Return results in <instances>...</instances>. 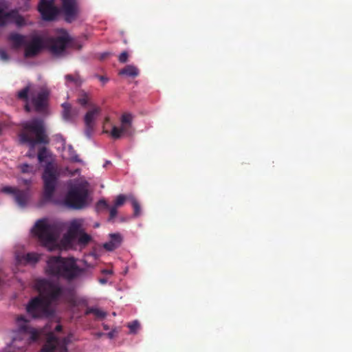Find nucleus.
Returning a JSON list of instances; mask_svg holds the SVG:
<instances>
[{"label":"nucleus","instance_id":"nucleus-1","mask_svg":"<svg viewBox=\"0 0 352 352\" xmlns=\"http://www.w3.org/2000/svg\"><path fill=\"white\" fill-rule=\"evenodd\" d=\"M34 288L38 295L32 298L25 307L27 314L32 318H47L54 316V311L51 305L63 298L68 302H72L73 298H65L67 289L54 284L50 280L41 278L34 283Z\"/></svg>","mask_w":352,"mask_h":352},{"label":"nucleus","instance_id":"nucleus-2","mask_svg":"<svg viewBox=\"0 0 352 352\" xmlns=\"http://www.w3.org/2000/svg\"><path fill=\"white\" fill-rule=\"evenodd\" d=\"M45 270L46 274L50 276L57 278H62L67 281L92 276L91 270L80 267L72 257L64 258L60 256H51L46 261Z\"/></svg>","mask_w":352,"mask_h":352},{"label":"nucleus","instance_id":"nucleus-3","mask_svg":"<svg viewBox=\"0 0 352 352\" xmlns=\"http://www.w3.org/2000/svg\"><path fill=\"white\" fill-rule=\"evenodd\" d=\"M22 129L19 135L21 144H27L30 150L37 144H47L50 139L46 133L44 122L41 119L34 118L21 124Z\"/></svg>","mask_w":352,"mask_h":352},{"label":"nucleus","instance_id":"nucleus-4","mask_svg":"<svg viewBox=\"0 0 352 352\" xmlns=\"http://www.w3.org/2000/svg\"><path fill=\"white\" fill-rule=\"evenodd\" d=\"M50 155V152L45 146L38 150L37 155L39 163H46L43 173V179L44 182L43 201L45 202L51 201L52 200L57 180L56 170L54 166L51 162L48 161V158Z\"/></svg>","mask_w":352,"mask_h":352},{"label":"nucleus","instance_id":"nucleus-5","mask_svg":"<svg viewBox=\"0 0 352 352\" xmlns=\"http://www.w3.org/2000/svg\"><path fill=\"white\" fill-rule=\"evenodd\" d=\"M32 232L49 250L52 251L58 248L57 228L54 225L47 223L46 219L38 220L32 229Z\"/></svg>","mask_w":352,"mask_h":352},{"label":"nucleus","instance_id":"nucleus-6","mask_svg":"<svg viewBox=\"0 0 352 352\" xmlns=\"http://www.w3.org/2000/svg\"><path fill=\"white\" fill-rule=\"evenodd\" d=\"M16 329L13 331V342L25 341L26 344L38 338V331L30 325V320L24 316L21 315L16 317Z\"/></svg>","mask_w":352,"mask_h":352},{"label":"nucleus","instance_id":"nucleus-7","mask_svg":"<svg viewBox=\"0 0 352 352\" xmlns=\"http://www.w3.org/2000/svg\"><path fill=\"white\" fill-rule=\"evenodd\" d=\"M88 190L82 184L72 186L65 198V204L69 208L79 210L87 204Z\"/></svg>","mask_w":352,"mask_h":352},{"label":"nucleus","instance_id":"nucleus-8","mask_svg":"<svg viewBox=\"0 0 352 352\" xmlns=\"http://www.w3.org/2000/svg\"><path fill=\"white\" fill-rule=\"evenodd\" d=\"M30 103L36 112L43 113L47 111L48 107L50 90L46 86L37 88L30 87Z\"/></svg>","mask_w":352,"mask_h":352},{"label":"nucleus","instance_id":"nucleus-9","mask_svg":"<svg viewBox=\"0 0 352 352\" xmlns=\"http://www.w3.org/2000/svg\"><path fill=\"white\" fill-rule=\"evenodd\" d=\"M83 222L81 219L71 221L67 235L70 240L76 241L80 247L85 248L91 241L92 237L85 232Z\"/></svg>","mask_w":352,"mask_h":352},{"label":"nucleus","instance_id":"nucleus-10","mask_svg":"<svg viewBox=\"0 0 352 352\" xmlns=\"http://www.w3.org/2000/svg\"><path fill=\"white\" fill-rule=\"evenodd\" d=\"M38 11L42 19L46 21L55 20L60 12L59 9L55 6V0H40Z\"/></svg>","mask_w":352,"mask_h":352},{"label":"nucleus","instance_id":"nucleus-11","mask_svg":"<svg viewBox=\"0 0 352 352\" xmlns=\"http://www.w3.org/2000/svg\"><path fill=\"white\" fill-rule=\"evenodd\" d=\"M132 115L128 113H124L122 115L120 121H121V126L120 128L113 126L111 132V135L113 139H119L121 138L123 133H125L128 135H131L133 132L131 131L132 128Z\"/></svg>","mask_w":352,"mask_h":352},{"label":"nucleus","instance_id":"nucleus-12","mask_svg":"<svg viewBox=\"0 0 352 352\" xmlns=\"http://www.w3.org/2000/svg\"><path fill=\"white\" fill-rule=\"evenodd\" d=\"M61 12L65 21L72 23L76 20L80 12L77 0H61Z\"/></svg>","mask_w":352,"mask_h":352},{"label":"nucleus","instance_id":"nucleus-13","mask_svg":"<svg viewBox=\"0 0 352 352\" xmlns=\"http://www.w3.org/2000/svg\"><path fill=\"white\" fill-rule=\"evenodd\" d=\"M70 42L69 36L67 34L54 38H50L46 43V47L54 55H59L63 53Z\"/></svg>","mask_w":352,"mask_h":352},{"label":"nucleus","instance_id":"nucleus-14","mask_svg":"<svg viewBox=\"0 0 352 352\" xmlns=\"http://www.w3.org/2000/svg\"><path fill=\"white\" fill-rule=\"evenodd\" d=\"M25 46V57L32 58L38 55L45 47V45L43 39L41 37L38 36H34L32 37L30 42L28 43H26Z\"/></svg>","mask_w":352,"mask_h":352},{"label":"nucleus","instance_id":"nucleus-15","mask_svg":"<svg viewBox=\"0 0 352 352\" xmlns=\"http://www.w3.org/2000/svg\"><path fill=\"white\" fill-rule=\"evenodd\" d=\"M41 259V254L36 252L27 254H18L16 255V261L19 265H35Z\"/></svg>","mask_w":352,"mask_h":352},{"label":"nucleus","instance_id":"nucleus-16","mask_svg":"<svg viewBox=\"0 0 352 352\" xmlns=\"http://www.w3.org/2000/svg\"><path fill=\"white\" fill-rule=\"evenodd\" d=\"M110 240L103 244V248L107 251H113L118 248L122 243V236L118 234H111Z\"/></svg>","mask_w":352,"mask_h":352},{"label":"nucleus","instance_id":"nucleus-17","mask_svg":"<svg viewBox=\"0 0 352 352\" xmlns=\"http://www.w3.org/2000/svg\"><path fill=\"white\" fill-rule=\"evenodd\" d=\"M47 337H52L55 341L54 351L58 350L60 352H67V345L70 343L71 339L69 336L64 337L62 339L58 338L52 333H50Z\"/></svg>","mask_w":352,"mask_h":352},{"label":"nucleus","instance_id":"nucleus-18","mask_svg":"<svg viewBox=\"0 0 352 352\" xmlns=\"http://www.w3.org/2000/svg\"><path fill=\"white\" fill-rule=\"evenodd\" d=\"M8 40L12 43L13 49H19L26 45L25 36L16 32L10 33L8 36Z\"/></svg>","mask_w":352,"mask_h":352},{"label":"nucleus","instance_id":"nucleus-19","mask_svg":"<svg viewBox=\"0 0 352 352\" xmlns=\"http://www.w3.org/2000/svg\"><path fill=\"white\" fill-rule=\"evenodd\" d=\"M14 200L16 203L21 207H24L28 201L29 190H19L14 193Z\"/></svg>","mask_w":352,"mask_h":352},{"label":"nucleus","instance_id":"nucleus-20","mask_svg":"<svg viewBox=\"0 0 352 352\" xmlns=\"http://www.w3.org/2000/svg\"><path fill=\"white\" fill-rule=\"evenodd\" d=\"M30 91V85H27L23 89H22L21 91H19L17 94V97L23 100L25 102V104L24 106V109L26 112L29 113L31 111V107L30 106V100L28 97V94Z\"/></svg>","mask_w":352,"mask_h":352},{"label":"nucleus","instance_id":"nucleus-21","mask_svg":"<svg viewBox=\"0 0 352 352\" xmlns=\"http://www.w3.org/2000/svg\"><path fill=\"white\" fill-rule=\"evenodd\" d=\"M101 108L99 107H94L91 110L88 111L85 116L84 122L87 124H95L96 118L100 113Z\"/></svg>","mask_w":352,"mask_h":352},{"label":"nucleus","instance_id":"nucleus-22","mask_svg":"<svg viewBox=\"0 0 352 352\" xmlns=\"http://www.w3.org/2000/svg\"><path fill=\"white\" fill-rule=\"evenodd\" d=\"M139 74L138 68L133 65H127L118 72V74L120 76H126L131 78L137 77Z\"/></svg>","mask_w":352,"mask_h":352},{"label":"nucleus","instance_id":"nucleus-23","mask_svg":"<svg viewBox=\"0 0 352 352\" xmlns=\"http://www.w3.org/2000/svg\"><path fill=\"white\" fill-rule=\"evenodd\" d=\"M85 314L86 316L94 314L98 319H103L107 316V313L105 311L96 307H88L86 309Z\"/></svg>","mask_w":352,"mask_h":352},{"label":"nucleus","instance_id":"nucleus-24","mask_svg":"<svg viewBox=\"0 0 352 352\" xmlns=\"http://www.w3.org/2000/svg\"><path fill=\"white\" fill-rule=\"evenodd\" d=\"M63 113L62 116L64 120H71L73 118V110L70 104L65 102L62 104Z\"/></svg>","mask_w":352,"mask_h":352},{"label":"nucleus","instance_id":"nucleus-25","mask_svg":"<svg viewBox=\"0 0 352 352\" xmlns=\"http://www.w3.org/2000/svg\"><path fill=\"white\" fill-rule=\"evenodd\" d=\"M66 84L73 83L76 86H80L82 83V80L79 74H76L74 75L72 74H67L65 77Z\"/></svg>","mask_w":352,"mask_h":352},{"label":"nucleus","instance_id":"nucleus-26","mask_svg":"<svg viewBox=\"0 0 352 352\" xmlns=\"http://www.w3.org/2000/svg\"><path fill=\"white\" fill-rule=\"evenodd\" d=\"M10 18V14L6 12L5 9L0 6V26L6 25Z\"/></svg>","mask_w":352,"mask_h":352},{"label":"nucleus","instance_id":"nucleus-27","mask_svg":"<svg viewBox=\"0 0 352 352\" xmlns=\"http://www.w3.org/2000/svg\"><path fill=\"white\" fill-rule=\"evenodd\" d=\"M129 199L131 201L133 208L134 216L138 217L140 214V205L138 200L133 196H129Z\"/></svg>","mask_w":352,"mask_h":352},{"label":"nucleus","instance_id":"nucleus-28","mask_svg":"<svg viewBox=\"0 0 352 352\" xmlns=\"http://www.w3.org/2000/svg\"><path fill=\"white\" fill-rule=\"evenodd\" d=\"M68 153L70 161L73 162H82V160L79 158L76 151L71 145L68 147Z\"/></svg>","mask_w":352,"mask_h":352},{"label":"nucleus","instance_id":"nucleus-29","mask_svg":"<svg viewBox=\"0 0 352 352\" xmlns=\"http://www.w3.org/2000/svg\"><path fill=\"white\" fill-rule=\"evenodd\" d=\"M109 208V205L104 199L99 200L96 204V210L98 212H101L104 210H108Z\"/></svg>","mask_w":352,"mask_h":352},{"label":"nucleus","instance_id":"nucleus-30","mask_svg":"<svg viewBox=\"0 0 352 352\" xmlns=\"http://www.w3.org/2000/svg\"><path fill=\"white\" fill-rule=\"evenodd\" d=\"M127 327L130 329V333L135 334L140 329V324L138 320H134L132 322L129 323Z\"/></svg>","mask_w":352,"mask_h":352},{"label":"nucleus","instance_id":"nucleus-31","mask_svg":"<svg viewBox=\"0 0 352 352\" xmlns=\"http://www.w3.org/2000/svg\"><path fill=\"white\" fill-rule=\"evenodd\" d=\"M126 199H129V197H126L124 195H119L115 201L114 206L120 207L124 204V201Z\"/></svg>","mask_w":352,"mask_h":352},{"label":"nucleus","instance_id":"nucleus-32","mask_svg":"<svg viewBox=\"0 0 352 352\" xmlns=\"http://www.w3.org/2000/svg\"><path fill=\"white\" fill-rule=\"evenodd\" d=\"M89 97L86 93H83L82 96L78 99V102L82 107H86L88 104Z\"/></svg>","mask_w":352,"mask_h":352},{"label":"nucleus","instance_id":"nucleus-33","mask_svg":"<svg viewBox=\"0 0 352 352\" xmlns=\"http://www.w3.org/2000/svg\"><path fill=\"white\" fill-rule=\"evenodd\" d=\"M85 124V134L87 138H90L94 132L95 124Z\"/></svg>","mask_w":352,"mask_h":352},{"label":"nucleus","instance_id":"nucleus-34","mask_svg":"<svg viewBox=\"0 0 352 352\" xmlns=\"http://www.w3.org/2000/svg\"><path fill=\"white\" fill-rule=\"evenodd\" d=\"M20 168L22 173H32L33 172V166L28 164H23L20 166Z\"/></svg>","mask_w":352,"mask_h":352},{"label":"nucleus","instance_id":"nucleus-35","mask_svg":"<svg viewBox=\"0 0 352 352\" xmlns=\"http://www.w3.org/2000/svg\"><path fill=\"white\" fill-rule=\"evenodd\" d=\"M17 188H13L11 186H4L1 189V192L6 193V194H12L14 195V193L16 192V190Z\"/></svg>","mask_w":352,"mask_h":352},{"label":"nucleus","instance_id":"nucleus-36","mask_svg":"<svg viewBox=\"0 0 352 352\" xmlns=\"http://www.w3.org/2000/svg\"><path fill=\"white\" fill-rule=\"evenodd\" d=\"M109 210V221H111L113 219H114L116 217V216L117 215V213H118V211H117V207L116 206H113L111 208L109 207V208L108 209Z\"/></svg>","mask_w":352,"mask_h":352},{"label":"nucleus","instance_id":"nucleus-37","mask_svg":"<svg viewBox=\"0 0 352 352\" xmlns=\"http://www.w3.org/2000/svg\"><path fill=\"white\" fill-rule=\"evenodd\" d=\"M128 57H129L128 53L124 51L120 54V56L118 57V60L121 63H124L127 62Z\"/></svg>","mask_w":352,"mask_h":352},{"label":"nucleus","instance_id":"nucleus-38","mask_svg":"<svg viewBox=\"0 0 352 352\" xmlns=\"http://www.w3.org/2000/svg\"><path fill=\"white\" fill-rule=\"evenodd\" d=\"M0 58L4 60H7L9 58V56L6 51L0 50Z\"/></svg>","mask_w":352,"mask_h":352},{"label":"nucleus","instance_id":"nucleus-39","mask_svg":"<svg viewBox=\"0 0 352 352\" xmlns=\"http://www.w3.org/2000/svg\"><path fill=\"white\" fill-rule=\"evenodd\" d=\"M102 273L104 274L111 275L113 274V271L111 270L104 269L102 270Z\"/></svg>","mask_w":352,"mask_h":352},{"label":"nucleus","instance_id":"nucleus-40","mask_svg":"<svg viewBox=\"0 0 352 352\" xmlns=\"http://www.w3.org/2000/svg\"><path fill=\"white\" fill-rule=\"evenodd\" d=\"M98 78H99V80H100V81H102L103 83H105V82H107L109 80V79H108L107 78H106V77H104V76H98Z\"/></svg>","mask_w":352,"mask_h":352},{"label":"nucleus","instance_id":"nucleus-41","mask_svg":"<svg viewBox=\"0 0 352 352\" xmlns=\"http://www.w3.org/2000/svg\"><path fill=\"white\" fill-rule=\"evenodd\" d=\"M109 55H110L109 52H104L101 54L100 59L103 60V59L106 58L107 57H108Z\"/></svg>","mask_w":352,"mask_h":352},{"label":"nucleus","instance_id":"nucleus-42","mask_svg":"<svg viewBox=\"0 0 352 352\" xmlns=\"http://www.w3.org/2000/svg\"><path fill=\"white\" fill-rule=\"evenodd\" d=\"M63 329V327L62 325L60 324H58L56 325V327H55V331H57V332H60Z\"/></svg>","mask_w":352,"mask_h":352},{"label":"nucleus","instance_id":"nucleus-43","mask_svg":"<svg viewBox=\"0 0 352 352\" xmlns=\"http://www.w3.org/2000/svg\"><path fill=\"white\" fill-rule=\"evenodd\" d=\"M23 182L25 185H29L30 184V180H28V179H24L23 180Z\"/></svg>","mask_w":352,"mask_h":352},{"label":"nucleus","instance_id":"nucleus-44","mask_svg":"<svg viewBox=\"0 0 352 352\" xmlns=\"http://www.w3.org/2000/svg\"><path fill=\"white\" fill-rule=\"evenodd\" d=\"M100 282L102 284H104L107 283V280L104 278H101V279H100Z\"/></svg>","mask_w":352,"mask_h":352},{"label":"nucleus","instance_id":"nucleus-45","mask_svg":"<svg viewBox=\"0 0 352 352\" xmlns=\"http://www.w3.org/2000/svg\"><path fill=\"white\" fill-rule=\"evenodd\" d=\"M108 336H109V337L110 338H112L113 337V333L112 332H109V333H108Z\"/></svg>","mask_w":352,"mask_h":352},{"label":"nucleus","instance_id":"nucleus-46","mask_svg":"<svg viewBox=\"0 0 352 352\" xmlns=\"http://www.w3.org/2000/svg\"><path fill=\"white\" fill-rule=\"evenodd\" d=\"M27 155L30 157H34V155H32V153H30V152L27 154Z\"/></svg>","mask_w":352,"mask_h":352},{"label":"nucleus","instance_id":"nucleus-47","mask_svg":"<svg viewBox=\"0 0 352 352\" xmlns=\"http://www.w3.org/2000/svg\"><path fill=\"white\" fill-rule=\"evenodd\" d=\"M103 327H104V329L105 330H108V329H109V327H108V326H107V324H104V325H103Z\"/></svg>","mask_w":352,"mask_h":352},{"label":"nucleus","instance_id":"nucleus-48","mask_svg":"<svg viewBox=\"0 0 352 352\" xmlns=\"http://www.w3.org/2000/svg\"><path fill=\"white\" fill-rule=\"evenodd\" d=\"M106 164H111V162L110 161H107Z\"/></svg>","mask_w":352,"mask_h":352}]
</instances>
